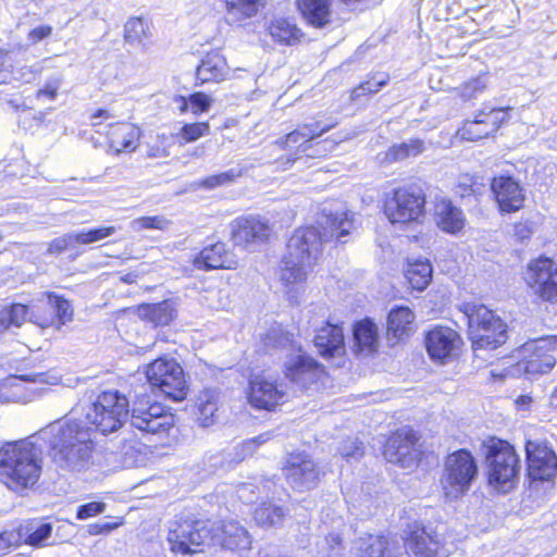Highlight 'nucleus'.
Returning a JSON list of instances; mask_svg holds the SVG:
<instances>
[{
    "label": "nucleus",
    "instance_id": "nucleus-19",
    "mask_svg": "<svg viewBox=\"0 0 557 557\" xmlns=\"http://www.w3.org/2000/svg\"><path fill=\"white\" fill-rule=\"evenodd\" d=\"M286 392L283 385L264 374L250 380L249 403L259 409L271 410L284 403Z\"/></svg>",
    "mask_w": 557,
    "mask_h": 557
},
{
    "label": "nucleus",
    "instance_id": "nucleus-43",
    "mask_svg": "<svg viewBox=\"0 0 557 557\" xmlns=\"http://www.w3.org/2000/svg\"><path fill=\"white\" fill-rule=\"evenodd\" d=\"M424 141L418 138L409 139L408 141L399 145H394L386 152V160L389 162H397L406 158L417 157L424 151Z\"/></svg>",
    "mask_w": 557,
    "mask_h": 557
},
{
    "label": "nucleus",
    "instance_id": "nucleus-9",
    "mask_svg": "<svg viewBox=\"0 0 557 557\" xmlns=\"http://www.w3.org/2000/svg\"><path fill=\"white\" fill-rule=\"evenodd\" d=\"M211 539L208 523L202 520L175 519L170 522L168 542L175 554L193 555L202 552Z\"/></svg>",
    "mask_w": 557,
    "mask_h": 557
},
{
    "label": "nucleus",
    "instance_id": "nucleus-34",
    "mask_svg": "<svg viewBox=\"0 0 557 557\" xmlns=\"http://www.w3.org/2000/svg\"><path fill=\"white\" fill-rule=\"evenodd\" d=\"M283 146L292 147V145L299 144V151L306 153L307 157H324L329 151H331L335 147L334 141H330L327 139L323 141H319L315 145L309 143L307 137H305L304 131L301 127L294 132L287 134L284 140L281 141Z\"/></svg>",
    "mask_w": 557,
    "mask_h": 557
},
{
    "label": "nucleus",
    "instance_id": "nucleus-7",
    "mask_svg": "<svg viewBox=\"0 0 557 557\" xmlns=\"http://www.w3.org/2000/svg\"><path fill=\"white\" fill-rule=\"evenodd\" d=\"M478 475L474 457L466 449L449 454L444 463L441 484L446 498L457 499L467 493Z\"/></svg>",
    "mask_w": 557,
    "mask_h": 557
},
{
    "label": "nucleus",
    "instance_id": "nucleus-54",
    "mask_svg": "<svg viewBox=\"0 0 557 557\" xmlns=\"http://www.w3.org/2000/svg\"><path fill=\"white\" fill-rule=\"evenodd\" d=\"M225 21L231 25L242 26L244 20V0H224Z\"/></svg>",
    "mask_w": 557,
    "mask_h": 557
},
{
    "label": "nucleus",
    "instance_id": "nucleus-47",
    "mask_svg": "<svg viewBox=\"0 0 557 557\" xmlns=\"http://www.w3.org/2000/svg\"><path fill=\"white\" fill-rule=\"evenodd\" d=\"M176 101L180 102L181 112L190 110L194 114L206 112L211 106V99L202 92L191 94L188 98L180 97Z\"/></svg>",
    "mask_w": 557,
    "mask_h": 557
},
{
    "label": "nucleus",
    "instance_id": "nucleus-36",
    "mask_svg": "<svg viewBox=\"0 0 557 557\" xmlns=\"http://www.w3.org/2000/svg\"><path fill=\"white\" fill-rule=\"evenodd\" d=\"M197 421L200 426L207 428L215 422L219 408V393L215 389H205L199 393L197 400Z\"/></svg>",
    "mask_w": 557,
    "mask_h": 557
},
{
    "label": "nucleus",
    "instance_id": "nucleus-12",
    "mask_svg": "<svg viewBox=\"0 0 557 557\" xmlns=\"http://www.w3.org/2000/svg\"><path fill=\"white\" fill-rule=\"evenodd\" d=\"M287 483L297 491L314 488L320 480V470L314 460L305 453L290 454L283 467Z\"/></svg>",
    "mask_w": 557,
    "mask_h": 557
},
{
    "label": "nucleus",
    "instance_id": "nucleus-16",
    "mask_svg": "<svg viewBox=\"0 0 557 557\" xmlns=\"http://www.w3.org/2000/svg\"><path fill=\"white\" fill-rule=\"evenodd\" d=\"M525 280L542 299L557 300V268L550 259L543 258L531 262Z\"/></svg>",
    "mask_w": 557,
    "mask_h": 557
},
{
    "label": "nucleus",
    "instance_id": "nucleus-44",
    "mask_svg": "<svg viewBox=\"0 0 557 557\" xmlns=\"http://www.w3.org/2000/svg\"><path fill=\"white\" fill-rule=\"evenodd\" d=\"M27 307L22 304H14L0 310V334L10 326L20 327L27 318Z\"/></svg>",
    "mask_w": 557,
    "mask_h": 557
},
{
    "label": "nucleus",
    "instance_id": "nucleus-15",
    "mask_svg": "<svg viewBox=\"0 0 557 557\" xmlns=\"http://www.w3.org/2000/svg\"><path fill=\"white\" fill-rule=\"evenodd\" d=\"M462 344L459 334L448 326H436L425 335V347L430 358L438 363L453 361Z\"/></svg>",
    "mask_w": 557,
    "mask_h": 557
},
{
    "label": "nucleus",
    "instance_id": "nucleus-50",
    "mask_svg": "<svg viewBox=\"0 0 557 557\" xmlns=\"http://www.w3.org/2000/svg\"><path fill=\"white\" fill-rule=\"evenodd\" d=\"M388 77L386 75H380L379 77H372L369 81L361 83L359 86L352 89L351 99L357 100L360 97L377 92L382 87L387 84Z\"/></svg>",
    "mask_w": 557,
    "mask_h": 557
},
{
    "label": "nucleus",
    "instance_id": "nucleus-59",
    "mask_svg": "<svg viewBox=\"0 0 557 557\" xmlns=\"http://www.w3.org/2000/svg\"><path fill=\"white\" fill-rule=\"evenodd\" d=\"M224 533L227 535L224 539L223 545L233 549L235 546H238L240 541V535L244 534V531L240 528L235 527L232 523L224 525Z\"/></svg>",
    "mask_w": 557,
    "mask_h": 557
},
{
    "label": "nucleus",
    "instance_id": "nucleus-33",
    "mask_svg": "<svg viewBox=\"0 0 557 557\" xmlns=\"http://www.w3.org/2000/svg\"><path fill=\"white\" fill-rule=\"evenodd\" d=\"M354 339L357 352L372 354L379 347V330L370 319H363L355 324Z\"/></svg>",
    "mask_w": 557,
    "mask_h": 557
},
{
    "label": "nucleus",
    "instance_id": "nucleus-24",
    "mask_svg": "<svg viewBox=\"0 0 557 557\" xmlns=\"http://www.w3.org/2000/svg\"><path fill=\"white\" fill-rule=\"evenodd\" d=\"M491 187L502 212L512 213L523 207L525 200L524 189L512 177H495L492 181Z\"/></svg>",
    "mask_w": 557,
    "mask_h": 557
},
{
    "label": "nucleus",
    "instance_id": "nucleus-26",
    "mask_svg": "<svg viewBox=\"0 0 557 557\" xmlns=\"http://www.w3.org/2000/svg\"><path fill=\"white\" fill-rule=\"evenodd\" d=\"M433 216L436 226L447 234H458L466 225L463 211L446 197L435 199Z\"/></svg>",
    "mask_w": 557,
    "mask_h": 557
},
{
    "label": "nucleus",
    "instance_id": "nucleus-25",
    "mask_svg": "<svg viewBox=\"0 0 557 557\" xmlns=\"http://www.w3.org/2000/svg\"><path fill=\"white\" fill-rule=\"evenodd\" d=\"M115 232V226H104L67 233L53 239L49 245L48 251L50 253H60L77 245H90L113 235Z\"/></svg>",
    "mask_w": 557,
    "mask_h": 557
},
{
    "label": "nucleus",
    "instance_id": "nucleus-53",
    "mask_svg": "<svg viewBox=\"0 0 557 557\" xmlns=\"http://www.w3.org/2000/svg\"><path fill=\"white\" fill-rule=\"evenodd\" d=\"M171 225V221L161 215L143 216L132 222V227L136 231L141 228H154L165 231Z\"/></svg>",
    "mask_w": 557,
    "mask_h": 557
},
{
    "label": "nucleus",
    "instance_id": "nucleus-18",
    "mask_svg": "<svg viewBox=\"0 0 557 557\" xmlns=\"http://www.w3.org/2000/svg\"><path fill=\"white\" fill-rule=\"evenodd\" d=\"M507 117L503 108H492L488 111H480L474 120L465 122L459 128L458 135L461 139L475 141L493 135L498 131Z\"/></svg>",
    "mask_w": 557,
    "mask_h": 557
},
{
    "label": "nucleus",
    "instance_id": "nucleus-13",
    "mask_svg": "<svg viewBox=\"0 0 557 557\" xmlns=\"http://www.w3.org/2000/svg\"><path fill=\"white\" fill-rule=\"evenodd\" d=\"M529 478L537 481H552L557 473V456L546 443L528 441L525 443Z\"/></svg>",
    "mask_w": 557,
    "mask_h": 557
},
{
    "label": "nucleus",
    "instance_id": "nucleus-27",
    "mask_svg": "<svg viewBox=\"0 0 557 557\" xmlns=\"http://www.w3.org/2000/svg\"><path fill=\"white\" fill-rule=\"evenodd\" d=\"M352 549L357 557H397L400 553L397 541L374 534L357 539Z\"/></svg>",
    "mask_w": 557,
    "mask_h": 557
},
{
    "label": "nucleus",
    "instance_id": "nucleus-46",
    "mask_svg": "<svg viewBox=\"0 0 557 557\" xmlns=\"http://www.w3.org/2000/svg\"><path fill=\"white\" fill-rule=\"evenodd\" d=\"M271 233L268 222L260 216L246 218V243H264Z\"/></svg>",
    "mask_w": 557,
    "mask_h": 557
},
{
    "label": "nucleus",
    "instance_id": "nucleus-38",
    "mask_svg": "<svg viewBox=\"0 0 557 557\" xmlns=\"http://www.w3.org/2000/svg\"><path fill=\"white\" fill-rule=\"evenodd\" d=\"M405 276L413 289H424L432 280V265L424 259L409 261L405 269Z\"/></svg>",
    "mask_w": 557,
    "mask_h": 557
},
{
    "label": "nucleus",
    "instance_id": "nucleus-61",
    "mask_svg": "<svg viewBox=\"0 0 557 557\" xmlns=\"http://www.w3.org/2000/svg\"><path fill=\"white\" fill-rule=\"evenodd\" d=\"M10 67L9 52L0 49V85L10 83Z\"/></svg>",
    "mask_w": 557,
    "mask_h": 557
},
{
    "label": "nucleus",
    "instance_id": "nucleus-10",
    "mask_svg": "<svg viewBox=\"0 0 557 557\" xmlns=\"http://www.w3.org/2000/svg\"><path fill=\"white\" fill-rule=\"evenodd\" d=\"M146 376L150 386L158 387L168 398L180 401L186 397L184 371L174 359H156L148 364Z\"/></svg>",
    "mask_w": 557,
    "mask_h": 557
},
{
    "label": "nucleus",
    "instance_id": "nucleus-48",
    "mask_svg": "<svg viewBox=\"0 0 557 557\" xmlns=\"http://www.w3.org/2000/svg\"><path fill=\"white\" fill-rule=\"evenodd\" d=\"M242 176V170H230L220 174L210 175L197 183L196 186L205 189H213L218 186L228 185L235 181V178Z\"/></svg>",
    "mask_w": 557,
    "mask_h": 557
},
{
    "label": "nucleus",
    "instance_id": "nucleus-49",
    "mask_svg": "<svg viewBox=\"0 0 557 557\" xmlns=\"http://www.w3.org/2000/svg\"><path fill=\"white\" fill-rule=\"evenodd\" d=\"M267 347H295L294 336L288 332H285L281 325L273 326L263 338Z\"/></svg>",
    "mask_w": 557,
    "mask_h": 557
},
{
    "label": "nucleus",
    "instance_id": "nucleus-64",
    "mask_svg": "<svg viewBox=\"0 0 557 557\" xmlns=\"http://www.w3.org/2000/svg\"><path fill=\"white\" fill-rule=\"evenodd\" d=\"M51 33H52V27L51 26L42 25V26H39V27H36V28L32 29L28 33L27 38H28V40L32 44H37L40 40L49 37L51 35Z\"/></svg>",
    "mask_w": 557,
    "mask_h": 557
},
{
    "label": "nucleus",
    "instance_id": "nucleus-11",
    "mask_svg": "<svg viewBox=\"0 0 557 557\" xmlns=\"http://www.w3.org/2000/svg\"><path fill=\"white\" fill-rule=\"evenodd\" d=\"M425 199L420 190L395 189L386 196L384 213L393 224L417 222L424 212Z\"/></svg>",
    "mask_w": 557,
    "mask_h": 557
},
{
    "label": "nucleus",
    "instance_id": "nucleus-28",
    "mask_svg": "<svg viewBox=\"0 0 557 557\" xmlns=\"http://www.w3.org/2000/svg\"><path fill=\"white\" fill-rule=\"evenodd\" d=\"M413 311L405 306L392 308L387 315L386 338L391 346L407 339L414 331Z\"/></svg>",
    "mask_w": 557,
    "mask_h": 557
},
{
    "label": "nucleus",
    "instance_id": "nucleus-22",
    "mask_svg": "<svg viewBox=\"0 0 557 557\" xmlns=\"http://www.w3.org/2000/svg\"><path fill=\"white\" fill-rule=\"evenodd\" d=\"M418 442L417 434L410 429H400L393 433L384 448V457L388 462L409 467L413 460L414 445Z\"/></svg>",
    "mask_w": 557,
    "mask_h": 557
},
{
    "label": "nucleus",
    "instance_id": "nucleus-51",
    "mask_svg": "<svg viewBox=\"0 0 557 557\" xmlns=\"http://www.w3.org/2000/svg\"><path fill=\"white\" fill-rule=\"evenodd\" d=\"M41 73L39 65H21L10 67V83L12 81L20 83H30Z\"/></svg>",
    "mask_w": 557,
    "mask_h": 557
},
{
    "label": "nucleus",
    "instance_id": "nucleus-56",
    "mask_svg": "<svg viewBox=\"0 0 557 557\" xmlns=\"http://www.w3.org/2000/svg\"><path fill=\"white\" fill-rule=\"evenodd\" d=\"M210 126L208 123H191V124H185L180 132V135L182 138L187 141L191 143L197 140L198 138L206 136L209 134Z\"/></svg>",
    "mask_w": 557,
    "mask_h": 557
},
{
    "label": "nucleus",
    "instance_id": "nucleus-4",
    "mask_svg": "<svg viewBox=\"0 0 557 557\" xmlns=\"http://www.w3.org/2000/svg\"><path fill=\"white\" fill-rule=\"evenodd\" d=\"M484 447L488 484L498 492H509L516 486L520 471V459L513 446L506 441L491 438Z\"/></svg>",
    "mask_w": 557,
    "mask_h": 557
},
{
    "label": "nucleus",
    "instance_id": "nucleus-52",
    "mask_svg": "<svg viewBox=\"0 0 557 557\" xmlns=\"http://www.w3.org/2000/svg\"><path fill=\"white\" fill-rule=\"evenodd\" d=\"M63 83V76L61 74H54L47 78L45 86L37 90L36 98L38 100L48 99L53 101L57 96L59 88Z\"/></svg>",
    "mask_w": 557,
    "mask_h": 557
},
{
    "label": "nucleus",
    "instance_id": "nucleus-41",
    "mask_svg": "<svg viewBox=\"0 0 557 557\" xmlns=\"http://www.w3.org/2000/svg\"><path fill=\"white\" fill-rule=\"evenodd\" d=\"M176 310L172 302L162 301L158 304L145 305L140 308V314L144 319L151 322L154 326H164L174 319Z\"/></svg>",
    "mask_w": 557,
    "mask_h": 557
},
{
    "label": "nucleus",
    "instance_id": "nucleus-21",
    "mask_svg": "<svg viewBox=\"0 0 557 557\" xmlns=\"http://www.w3.org/2000/svg\"><path fill=\"white\" fill-rule=\"evenodd\" d=\"M323 374V367L309 355L298 352L285 361V376L301 387L317 382Z\"/></svg>",
    "mask_w": 557,
    "mask_h": 557
},
{
    "label": "nucleus",
    "instance_id": "nucleus-42",
    "mask_svg": "<svg viewBox=\"0 0 557 557\" xmlns=\"http://www.w3.org/2000/svg\"><path fill=\"white\" fill-rule=\"evenodd\" d=\"M53 297H57V294L54 293H48L45 294L41 299L37 300V304L35 305L36 309V319L37 323L41 327H48V326H57L58 327V318H57V307L51 299Z\"/></svg>",
    "mask_w": 557,
    "mask_h": 557
},
{
    "label": "nucleus",
    "instance_id": "nucleus-20",
    "mask_svg": "<svg viewBox=\"0 0 557 557\" xmlns=\"http://www.w3.org/2000/svg\"><path fill=\"white\" fill-rule=\"evenodd\" d=\"M406 548L413 557H447L443 541L437 534L428 532L418 523L409 527V534L406 539Z\"/></svg>",
    "mask_w": 557,
    "mask_h": 557
},
{
    "label": "nucleus",
    "instance_id": "nucleus-62",
    "mask_svg": "<svg viewBox=\"0 0 557 557\" xmlns=\"http://www.w3.org/2000/svg\"><path fill=\"white\" fill-rule=\"evenodd\" d=\"M473 184H474L473 177L468 174H463L458 180V184L456 186V193L459 194L461 197L469 196L472 193H474Z\"/></svg>",
    "mask_w": 557,
    "mask_h": 557
},
{
    "label": "nucleus",
    "instance_id": "nucleus-55",
    "mask_svg": "<svg viewBox=\"0 0 557 557\" xmlns=\"http://www.w3.org/2000/svg\"><path fill=\"white\" fill-rule=\"evenodd\" d=\"M487 87L486 76L475 77L460 87V95L463 100H471L482 94Z\"/></svg>",
    "mask_w": 557,
    "mask_h": 557
},
{
    "label": "nucleus",
    "instance_id": "nucleus-58",
    "mask_svg": "<svg viewBox=\"0 0 557 557\" xmlns=\"http://www.w3.org/2000/svg\"><path fill=\"white\" fill-rule=\"evenodd\" d=\"M107 505L102 502H91L77 508L76 518L85 520L104 512Z\"/></svg>",
    "mask_w": 557,
    "mask_h": 557
},
{
    "label": "nucleus",
    "instance_id": "nucleus-32",
    "mask_svg": "<svg viewBox=\"0 0 557 557\" xmlns=\"http://www.w3.org/2000/svg\"><path fill=\"white\" fill-rule=\"evenodd\" d=\"M18 381H30L39 384L57 385L60 379L49 373H36L33 375L12 376L0 383V400L2 403L18 401L20 396L15 389L20 388Z\"/></svg>",
    "mask_w": 557,
    "mask_h": 557
},
{
    "label": "nucleus",
    "instance_id": "nucleus-14",
    "mask_svg": "<svg viewBox=\"0 0 557 557\" xmlns=\"http://www.w3.org/2000/svg\"><path fill=\"white\" fill-rule=\"evenodd\" d=\"M557 350V336H544L527 342L522 352L529 358L519 363V368L528 375L548 372L555 364V358L549 354Z\"/></svg>",
    "mask_w": 557,
    "mask_h": 557
},
{
    "label": "nucleus",
    "instance_id": "nucleus-35",
    "mask_svg": "<svg viewBox=\"0 0 557 557\" xmlns=\"http://www.w3.org/2000/svg\"><path fill=\"white\" fill-rule=\"evenodd\" d=\"M52 534V524L49 522L28 521L18 528V539L34 547L48 544Z\"/></svg>",
    "mask_w": 557,
    "mask_h": 557
},
{
    "label": "nucleus",
    "instance_id": "nucleus-40",
    "mask_svg": "<svg viewBox=\"0 0 557 557\" xmlns=\"http://www.w3.org/2000/svg\"><path fill=\"white\" fill-rule=\"evenodd\" d=\"M152 37V23L144 17H131L124 25V39L129 45H145Z\"/></svg>",
    "mask_w": 557,
    "mask_h": 557
},
{
    "label": "nucleus",
    "instance_id": "nucleus-29",
    "mask_svg": "<svg viewBox=\"0 0 557 557\" xmlns=\"http://www.w3.org/2000/svg\"><path fill=\"white\" fill-rule=\"evenodd\" d=\"M230 66L218 51L207 53L196 70L197 84L220 83L228 77Z\"/></svg>",
    "mask_w": 557,
    "mask_h": 557
},
{
    "label": "nucleus",
    "instance_id": "nucleus-8",
    "mask_svg": "<svg viewBox=\"0 0 557 557\" xmlns=\"http://www.w3.org/2000/svg\"><path fill=\"white\" fill-rule=\"evenodd\" d=\"M129 406L131 424L141 432L161 434L174 426V416L147 393L137 394Z\"/></svg>",
    "mask_w": 557,
    "mask_h": 557
},
{
    "label": "nucleus",
    "instance_id": "nucleus-30",
    "mask_svg": "<svg viewBox=\"0 0 557 557\" xmlns=\"http://www.w3.org/2000/svg\"><path fill=\"white\" fill-rule=\"evenodd\" d=\"M140 129L134 124L117 123L109 133L110 148L116 153L134 151L138 146Z\"/></svg>",
    "mask_w": 557,
    "mask_h": 557
},
{
    "label": "nucleus",
    "instance_id": "nucleus-31",
    "mask_svg": "<svg viewBox=\"0 0 557 557\" xmlns=\"http://www.w3.org/2000/svg\"><path fill=\"white\" fill-rule=\"evenodd\" d=\"M233 263L222 243L205 247L194 260L195 267L199 270L231 269Z\"/></svg>",
    "mask_w": 557,
    "mask_h": 557
},
{
    "label": "nucleus",
    "instance_id": "nucleus-1",
    "mask_svg": "<svg viewBox=\"0 0 557 557\" xmlns=\"http://www.w3.org/2000/svg\"><path fill=\"white\" fill-rule=\"evenodd\" d=\"M324 232L321 235L314 227L295 231L287 243V250L282 259L280 278L287 293L297 292L307 278L308 271L318 258L323 239L335 237L345 243L344 237L354 228V215L347 211L325 215Z\"/></svg>",
    "mask_w": 557,
    "mask_h": 557
},
{
    "label": "nucleus",
    "instance_id": "nucleus-2",
    "mask_svg": "<svg viewBox=\"0 0 557 557\" xmlns=\"http://www.w3.org/2000/svg\"><path fill=\"white\" fill-rule=\"evenodd\" d=\"M38 436L48 444L53 462L73 471L88 463L95 447L94 429L83 419L52 422Z\"/></svg>",
    "mask_w": 557,
    "mask_h": 557
},
{
    "label": "nucleus",
    "instance_id": "nucleus-63",
    "mask_svg": "<svg viewBox=\"0 0 557 557\" xmlns=\"http://www.w3.org/2000/svg\"><path fill=\"white\" fill-rule=\"evenodd\" d=\"M21 540L18 532H3L0 534V555H3L10 547L15 546Z\"/></svg>",
    "mask_w": 557,
    "mask_h": 557
},
{
    "label": "nucleus",
    "instance_id": "nucleus-45",
    "mask_svg": "<svg viewBox=\"0 0 557 557\" xmlns=\"http://www.w3.org/2000/svg\"><path fill=\"white\" fill-rule=\"evenodd\" d=\"M285 512L282 507L262 503L253 512V518L261 527H274L283 522Z\"/></svg>",
    "mask_w": 557,
    "mask_h": 557
},
{
    "label": "nucleus",
    "instance_id": "nucleus-39",
    "mask_svg": "<svg viewBox=\"0 0 557 557\" xmlns=\"http://www.w3.org/2000/svg\"><path fill=\"white\" fill-rule=\"evenodd\" d=\"M268 32L274 41L287 46L295 45L301 37L300 29L283 17L273 20L268 26Z\"/></svg>",
    "mask_w": 557,
    "mask_h": 557
},
{
    "label": "nucleus",
    "instance_id": "nucleus-17",
    "mask_svg": "<svg viewBox=\"0 0 557 557\" xmlns=\"http://www.w3.org/2000/svg\"><path fill=\"white\" fill-rule=\"evenodd\" d=\"M310 327L315 333L313 344L317 351L324 359L342 356L345 351L344 332L337 324L325 322L324 319H312Z\"/></svg>",
    "mask_w": 557,
    "mask_h": 557
},
{
    "label": "nucleus",
    "instance_id": "nucleus-57",
    "mask_svg": "<svg viewBox=\"0 0 557 557\" xmlns=\"http://www.w3.org/2000/svg\"><path fill=\"white\" fill-rule=\"evenodd\" d=\"M51 301H53L57 307L58 327L72 320L73 309L66 299L57 295V297H53Z\"/></svg>",
    "mask_w": 557,
    "mask_h": 557
},
{
    "label": "nucleus",
    "instance_id": "nucleus-5",
    "mask_svg": "<svg viewBox=\"0 0 557 557\" xmlns=\"http://www.w3.org/2000/svg\"><path fill=\"white\" fill-rule=\"evenodd\" d=\"M128 413L129 400L119 391H106L89 405L84 420L94 429V434L108 435L124 426Z\"/></svg>",
    "mask_w": 557,
    "mask_h": 557
},
{
    "label": "nucleus",
    "instance_id": "nucleus-37",
    "mask_svg": "<svg viewBox=\"0 0 557 557\" xmlns=\"http://www.w3.org/2000/svg\"><path fill=\"white\" fill-rule=\"evenodd\" d=\"M299 10L306 20L315 27L330 22L331 0H297Z\"/></svg>",
    "mask_w": 557,
    "mask_h": 557
},
{
    "label": "nucleus",
    "instance_id": "nucleus-60",
    "mask_svg": "<svg viewBox=\"0 0 557 557\" xmlns=\"http://www.w3.org/2000/svg\"><path fill=\"white\" fill-rule=\"evenodd\" d=\"M332 127L333 125L322 126L321 122H313L310 124L302 125L301 129L304 131L305 137H307L309 143H312V139L326 133Z\"/></svg>",
    "mask_w": 557,
    "mask_h": 557
},
{
    "label": "nucleus",
    "instance_id": "nucleus-3",
    "mask_svg": "<svg viewBox=\"0 0 557 557\" xmlns=\"http://www.w3.org/2000/svg\"><path fill=\"white\" fill-rule=\"evenodd\" d=\"M32 435L0 447V480L14 492L32 488L42 471V449Z\"/></svg>",
    "mask_w": 557,
    "mask_h": 557
},
{
    "label": "nucleus",
    "instance_id": "nucleus-6",
    "mask_svg": "<svg viewBox=\"0 0 557 557\" xmlns=\"http://www.w3.org/2000/svg\"><path fill=\"white\" fill-rule=\"evenodd\" d=\"M475 349H495L507 341L504 321L484 305L465 304L462 309Z\"/></svg>",
    "mask_w": 557,
    "mask_h": 557
},
{
    "label": "nucleus",
    "instance_id": "nucleus-23",
    "mask_svg": "<svg viewBox=\"0 0 557 557\" xmlns=\"http://www.w3.org/2000/svg\"><path fill=\"white\" fill-rule=\"evenodd\" d=\"M418 442L417 434L410 429H400L393 433L384 448V457L388 462L409 467L413 460L414 445Z\"/></svg>",
    "mask_w": 557,
    "mask_h": 557
}]
</instances>
